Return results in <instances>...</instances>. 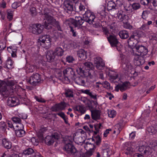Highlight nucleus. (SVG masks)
Masks as SVG:
<instances>
[{"label":"nucleus","mask_w":157,"mask_h":157,"mask_svg":"<svg viewBox=\"0 0 157 157\" xmlns=\"http://www.w3.org/2000/svg\"><path fill=\"white\" fill-rule=\"evenodd\" d=\"M108 41L112 47L116 46L120 43L116 36L114 34H110L109 36H106Z\"/></svg>","instance_id":"nucleus-10"},{"label":"nucleus","mask_w":157,"mask_h":157,"mask_svg":"<svg viewBox=\"0 0 157 157\" xmlns=\"http://www.w3.org/2000/svg\"><path fill=\"white\" fill-rule=\"evenodd\" d=\"M65 80L70 82V80H73L76 77L75 72L73 69L71 68H67L63 71Z\"/></svg>","instance_id":"nucleus-6"},{"label":"nucleus","mask_w":157,"mask_h":157,"mask_svg":"<svg viewBox=\"0 0 157 157\" xmlns=\"http://www.w3.org/2000/svg\"><path fill=\"white\" fill-rule=\"evenodd\" d=\"M96 143V145H98L100 144L101 142V139L99 135H97L95 137Z\"/></svg>","instance_id":"nucleus-56"},{"label":"nucleus","mask_w":157,"mask_h":157,"mask_svg":"<svg viewBox=\"0 0 157 157\" xmlns=\"http://www.w3.org/2000/svg\"><path fill=\"white\" fill-rule=\"evenodd\" d=\"M39 40L41 42V45L45 48L48 49L50 47L51 39L49 35H41L39 37Z\"/></svg>","instance_id":"nucleus-5"},{"label":"nucleus","mask_w":157,"mask_h":157,"mask_svg":"<svg viewBox=\"0 0 157 157\" xmlns=\"http://www.w3.org/2000/svg\"><path fill=\"white\" fill-rule=\"evenodd\" d=\"M66 61L69 63H72L75 61L74 58L72 56H67L66 58Z\"/></svg>","instance_id":"nucleus-50"},{"label":"nucleus","mask_w":157,"mask_h":157,"mask_svg":"<svg viewBox=\"0 0 157 157\" xmlns=\"http://www.w3.org/2000/svg\"><path fill=\"white\" fill-rule=\"evenodd\" d=\"M148 12L147 11H144L142 15V18L144 19H146L148 17Z\"/></svg>","instance_id":"nucleus-57"},{"label":"nucleus","mask_w":157,"mask_h":157,"mask_svg":"<svg viewBox=\"0 0 157 157\" xmlns=\"http://www.w3.org/2000/svg\"><path fill=\"white\" fill-rule=\"evenodd\" d=\"M21 5V4L20 2H14L12 4V6L13 8L16 9L20 6Z\"/></svg>","instance_id":"nucleus-59"},{"label":"nucleus","mask_w":157,"mask_h":157,"mask_svg":"<svg viewBox=\"0 0 157 157\" xmlns=\"http://www.w3.org/2000/svg\"><path fill=\"white\" fill-rule=\"evenodd\" d=\"M78 55L81 59H85L86 58V52L83 49H80L78 52Z\"/></svg>","instance_id":"nucleus-32"},{"label":"nucleus","mask_w":157,"mask_h":157,"mask_svg":"<svg viewBox=\"0 0 157 157\" xmlns=\"http://www.w3.org/2000/svg\"><path fill=\"white\" fill-rule=\"evenodd\" d=\"M96 81L95 77L90 73L89 72L88 75L86 78V82L89 85H90Z\"/></svg>","instance_id":"nucleus-22"},{"label":"nucleus","mask_w":157,"mask_h":157,"mask_svg":"<svg viewBox=\"0 0 157 157\" xmlns=\"http://www.w3.org/2000/svg\"><path fill=\"white\" fill-rule=\"evenodd\" d=\"M31 141L32 143L34 145H37L38 143V140L36 139L34 137L32 138Z\"/></svg>","instance_id":"nucleus-64"},{"label":"nucleus","mask_w":157,"mask_h":157,"mask_svg":"<svg viewBox=\"0 0 157 157\" xmlns=\"http://www.w3.org/2000/svg\"><path fill=\"white\" fill-rule=\"evenodd\" d=\"M117 25L115 22H113L110 25H109V27L111 29L113 30L116 27Z\"/></svg>","instance_id":"nucleus-58"},{"label":"nucleus","mask_w":157,"mask_h":157,"mask_svg":"<svg viewBox=\"0 0 157 157\" xmlns=\"http://www.w3.org/2000/svg\"><path fill=\"white\" fill-rule=\"evenodd\" d=\"M29 11L30 13L32 16L34 17L37 15V11L35 7L30 6Z\"/></svg>","instance_id":"nucleus-41"},{"label":"nucleus","mask_w":157,"mask_h":157,"mask_svg":"<svg viewBox=\"0 0 157 157\" xmlns=\"http://www.w3.org/2000/svg\"><path fill=\"white\" fill-rule=\"evenodd\" d=\"M18 100L15 97H9L7 100V105L11 107L15 106L17 105Z\"/></svg>","instance_id":"nucleus-16"},{"label":"nucleus","mask_w":157,"mask_h":157,"mask_svg":"<svg viewBox=\"0 0 157 157\" xmlns=\"http://www.w3.org/2000/svg\"><path fill=\"white\" fill-rule=\"evenodd\" d=\"M109 150L108 148L102 149L101 153L103 157H108L109 155Z\"/></svg>","instance_id":"nucleus-43"},{"label":"nucleus","mask_w":157,"mask_h":157,"mask_svg":"<svg viewBox=\"0 0 157 157\" xmlns=\"http://www.w3.org/2000/svg\"><path fill=\"white\" fill-rule=\"evenodd\" d=\"M85 78L82 76H78L75 77L73 80L75 81L76 84L85 86Z\"/></svg>","instance_id":"nucleus-18"},{"label":"nucleus","mask_w":157,"mask_h":157,"mask_svg":"<svg viewBox=\"0 0 157 157\" xmlns=\"http://www.w3.org/2000/svg\"><path fill=\"white\" fill-rule=\"evenodd\" d=\"M64 51L60 47L56 48L53 52L55 56H62L63 54Z\"/></svg>","instance_id":"nucleus-29"},{"label":"nucleus","mask_w":157,"mask_h":157,"mask_svg":"<svg viewBox=\"0 0 157 157\" xmlns=\"http://www.w3.org/2000/svg\"><path fill=\"white\" fill-rule=\"evenodd\" d=\"M150 147L147 145H143L139 146L138 151L142 154L146 155H150L151 153Z\"/></svg>","instance_id":"nucleus-11"},{"label":"nucleus","mask_w":157,"mask_h":157,"mask_svg":"<svg viewBox=\"0 0 157 157\" xmlns=\"http://www.w3.org/2000/svg\"><path fill=\"white\" fill-rule=\"evenodd\" d=\"M66 104L64 102H61L59 103L54 105L51 108V110L53 112H57L64 109L66 107Z\"/></svg>","instance_id":"nucleus-13"},{"label":"nucleus","mask_w":157,"mask_h":157,"mask_svg":"<svg viewBox=\"0 0 157 157\" xmlns=\"http://www.w3.org/2000/svg\"><path fill=\"white\" fill-rule=\"evenodd\" d=\"M84 67H83L82 68L81 67L79 68L77 70V72L79 73V74H84L85 72L84 69Z\"/></svg>","instance_id":"nucleus-60"},{"label":"nucleus","mask_w":157,"mask_h":157,"mask_svg":"<svg viewBox=\"0 0 157 157\" xmlns=\"http://www.w3.org/2000/svg\"><path fill=\"white\" fill-rule=\"evenodd\" d=\"M45 21L43 22V24L44 25V28L46 29H49L52 28V25L55 27L58 30L62 31L59 22L56 21L53 17L51 16L45 19Z\"/></svg>","instance_id":"nucleus-3"},{"label":"nucleus","mask_w":157,"mask_h":157,"mask_svg":"<svg viewBox=\"0 0 157 157\" xmlns=\"http://www.w3.org/2000/svg\"><path fill=\"white\" fill-rule=\"evenodd\" d=\"M7 18L9 21H10L13 18V12L10 10H7Z\"/></svg>","instance_id":"nucleus-44"},{"label":"nucleus","mask_w":157,"mask_h":157,"mask_svg":"<svg viewBox=\"0 0 157 157\" xmlns=\"http://www.w3.org/2000/svg\"><path fill=\"white\" fill-rule=\"evenodd\" d=\"M63 150L68 154H71L72 152H75L76 148L74 146L71 144V141L65 144Z\"/></svg>","instance_id":"nucleus-15"},{"label":"nucleus","mask_w":157,"mask_h":157,"mask_svg":"<svg viewBox=\"0 0 157 157\" xmlns=\"http://www.w3.org/2000/svg\"><path fill=\"white\" fill-rule=\"evenodd\" d=\"M81 92L85 94L89 95L91 98L94 99H97V95L96 94H93L92 93L90 92V90H81Z\"/></svg>","instance_id":"nucleus-26"},{"label":"nucleus","mask_w":157,"mask_h":157,"mask_svg":"<svg viewBox=\"0 0 157 157\" xmlns=\"http://www.w3.org/2000/svg\"><path fill=\"white\" fill-rule=\"evenodd\" d=\"M23 128L21 127L20 129H17L15 130V133L17 136L18 137H21L24 136L25 134V131L23 130Z\"/></svg>","instance_id":"nucleus-30"},{"label":"nucleus","mask_w":157,"mask_h":157,"mask_svg":"<svg viewBox=\"0 0 157 157\" xmlns=\"http://www.w3.org/2000/svg\"><path fill=\"white\" fill-rule=\"evenodd\" d=\"M12 120L13 122L16 123H18L19 125L23 128V125L21 123V121L20 118L17 117H13L12 118Z\"/></svg>","instance_id":"nucleus-42"},{"label":"nucleus","mask_w":157,"mask_h":157,"mask_svg":"<svg viewBox=\"0 0 157 157\" xmlns=\"http://www.w3.org/2000/svg\"><path fill=\"white\" fill-rule=\"evenodd\" d=\"M65 94L66 97H73V92L71 89H65Z\"/></svg>","instance_id":"nucleus-40"},{"label":"nucleus","mask_w":157,"mask_h":157,"mask_svg":"<svg viewBox=\"0 0 157 157\" xmlns=\"http://www.w3.org/2000/svg\"><path fill=\"white\" fill-rule=\"evenodd\" d=\"M116 114V112L114 110H111L110 111H109L108 112V116L111 118H113L115 117Z\"/></svg>","instance_id":"nucleus-49"},{"label":"nucleus","mask_w":157,"mask_h":157,"mask_svg":"<svg viewBox=\"0 0 157 157\" xmlns=\"http://www.w3.org/2000/svg\"><path fill=\"white\" fill-rule=\"evenodd\" d=\"M139 37V35L137 32L133 33L128 40V43L132 45L133 41H135L137 43V39ZM132 45L134 46L133 49L136 52L134 58V62L138 66L143 64L145 61L144 56L147 54L148 52L147 48L142 45L138 44L137 43L135 44L134 42L133 45Z\"/></svg>","instance_id":"nucleus-1"},{"label":"nucleus","mask_w":157,"mask_h":157,"mask_svg":"<svg viewBox=\"0 0 157 157\" xmlns=\"http://www.w3.org/2000/svg\"><path fill=\"white\" fill-rule=\"evenodd\" d=\"M27 82L33 86L38 85L41 82V75L38 73L33 74L29 79L27 80Z\"/></svg>","instance_id":"nucleus-7"},{"label":"nucleus","mask_w":157,"mask_h":157,"mask_svg":"<svg viewBox=\"0 0 157 157\" xmlns=\"http://www.w3.org/2000/svg\"><path fill=\"white\" fill-rule=\"evenodd\" d=\"M83 18L86 22L90 24H92L94 22L95 16L93 12L90 10H87L83 14Z\"/></svg>","instance_id":"nucleus-8"},{"label":"nucleus","mask_w":157,"mask_h":157,"mask_svg":"<svg viewBox=\"0 0 157 157\" xmlns=\"http://www.w3.org/2000/svg\"><path fill=\"white\" fill-rule=\"evenodd\" d=\"M118 35L122 39H126L129 37L128 32L126 30H121L118 33Z\"/></svg>","instance_id":"nucleus-25"},{"label":"nucleus","mask_w":157,"mask_h":157,"mask_svg":"<svg viewBox=\"0 0 157 157\" xmlns=\"http://www.w3.org/2000/svg\"><path fill=\"white\" fill-rule=\"evenodd\" d=\"M6 47V43L5 40H1L0 42V51L4 50Z\"/></svg>","instance_id":"nucleus-45"},{"label":"nucleus","mask_w":157,"mask_h":157,"mask_svg":"<svg viewBox=\"0 0 157 157\" xmlns=\"http://www.w3.org/2000/svg\"><path fill=\"white\" fill-rule=\"evenodd\" d=\"M107 8L109 10H111L113 9H117L115 3L112 1L109 2L108 3Z\"/></svg>","instance_id":"nucleus-35"},{"label":"nucleus","mask_w":157,"mask_h":157,"mask_svg":"<svg viewBox=\"0 0 157 157\" xmlns=\"http://www.w3.org/2000/svg\"><path fill=\"white\" fill-rule=\"evenodd\" d=\"M123 27L125 29L130 30L132 29L133 28V26L127 21L123 23Z\"/></svg>","instance_id":"nucleus-46"},{"label":"nucleus","mask_w":157,"mask_h":157,"mask_svg":"<svg viewBox=\"0 0 157 157\" xmlns=\"http://www.w3.org/2000/svg\"><path fill=\"white\" fill-rule=\"evenodd\" d=\"M115 3L117 9L118 6H121L123 5V1L122 0H117Z\"/></svg>","instance_id":"nucleus-54"},{"label":"nucleus","mask_w":157,"mask_h":157,"mask_svg":"<svg viewBox=\"0 0 157 157\" xmlns=\"http://www.w3.org/2000/svg\"><path fill=\"white\" fill-rule=\"evenodd\" d=\"M94 64L98 69L101 70L105 66V63L102 58L100 57H96L94 58Z\"/></svg>","instance_id":"nucleus-14"},{"label":"nucleus","mask_w":157,"mask_h":157,"mask_svg":"<svg viewBox=\"0 0 157 157\" xmlns=\"http://www.w3.org/2000/svg\"><path fill=\"white\" fill-rule=\"evenodd\" d=\"M102 85L103 86L108 90H112L113 88L110 86V84L107 81H105L102 82Z\"/></svg>","instance_id":"nucleus-39"},{"label":"nucleus","mask_w":157,"mask_h":157,"mask_svg":"<svg viewBox=\"0 0 157 157\" xmlns=\"http://www.w3.org/2000/svg\"><path fill=\"white\" fill-rule=\"evenodd\" d=\"M46 57L48 62H53L55 58V56L54 53L53 51L52 50L48 51L46 52Z\"/></svg>","instance_id":"nucleus-17"},{"label":"nucleus","mask_w":157,"mask_h":157,"mask_svg":"<svg viewBox=\"0 0 157 157\" xmlns=\"http://www.w3.org/2000/svg\"><path fill=\"white\" fill-rule=\"evenodd\" d=\"M64 8L67 10L72 11L74 10L72 3L69 0L65 1L63 3Z\"/></svg>","instance_id":"nucleus-19"},{"label":"nucleus","mask_w":157,"mask_h":157,"mask_svg":"<svg viewBox=\"0 0 157 157\" xmlns=\"http://www.w3.org/2000/svg\"><path fill=\"white\" fill-rule=\"evenodd\" d=\"M73 155L74 157H81V154L79 151H77L76 149L75 152H72L71 154Z\"/></svg>","instance_id":"nucleus-52"},{"label":"nucleus","mask_w":157,"mask_h":157,"mask_svg":"<svg viewBox=\"0 0 157 157\" xmlns=\"http://www.w3.org/2000/svg\"><path fill=\"white\" fill-rule=\"evenodd\" d=\"M69 45L70 48H75L77 47V45L76 43L73 41H71L69 43Z\"/></svg>","instance_id":"nucleus-55"},{"label":"nucleus","mask_w":157,"mask_h":157,"mask_svg":"<svg viewBox=\"0 0 157 157\" xmlns=\"http://www.w3.org/2000/svg\"><path fill=\"white\" fill-rule=\"evenodd\" d=\"M124 150L125 154L128 155L132 152L133 151V149L130 147H126V148H125Z\"/></svg>","instance_id":"nucleus-47"},{"label":"nucleus","mask_w":157,"mask_h":157,"mask_svg":"<svg viewBox=\"0 0 157 157\" xmlns=\"http://www.w3.org/2000/svg\"><path fill=\"white\" fill-rule=\"evenodd\" d=\"M2 144L5 148L7 149L10 148L12 146L11 143L6 138L3 139Z\"/></svg>","instance_id":"nucleus-27"},{"label":"nucleus","mask_w":157,"mask_h":157,"mask_svg":"<svg viewBox=\"0 0 157 157\" xmlns=\"http://www.w3.org/2000/svg\"><path fill=\"white\" fill-rule=\"evenodd\" d=\"M132 8L134 10H137L140 7V5L139 3H134L132 4Z\"/></svg>","instance_id":"nucleus-48"},{"label":"nucleus","mask_w":157,"mask_h":157,"mask_svg":"<svg viewBox=\"0 0 157 157\" xmlns=\"http://www.w3.org/2000/svg\"><path fill=\"white\" fill-rule=\"evenodd\" d=\"M117 17L121 22L124 23L127 21L128 17L124 14L119 13L117 14Z\"/></svg>","instance_id":"nucleus-24"},{"label":"nucleus","mask_w":157,"mask_h":157,"mask_svg":"<svg viewBox=\"0 0 157 157\" xmlns=\"http://www.w3.org/2000/svg\"><path fill=\"white\" fill-rule=\"evenodd\" d=\"M42 24V25L38 23L32 25L30 28L32 33L36 35L42 33L44 28L43 23Z\"/></svg>","instance_id":"nucleus-9"},{"label":"nucleus","mask_w":157,"mask_h":157,"mask_svg":"<svg viewBox=\"0 0 157 157\" xmlns=\"http://www.w3.org/2000/svg\"><path fill=\"white\" fill-rule=\"evenodd\" d=\"M83 66L84 67V69L87 70H92L94 68V66L92 63L89 62H86L82 64Z\"/></svg>","instance_id":"nucleus-34"},{"label":"nucleus","mask_w":157,"mask_h":157,"mask_svg":"<svg viewBox=\"0 0 157 157\" xmlns=\"http://www.w3.org/2000/svg\"><path fill=\"white\" fill-rule=\"evenodd\" d=\"M108 75L109 77V79L112 81L116 79L118 77L117 73L112 70L109 71Z\"/></svg>","instance_id":"nucleus-28"},{"label":"nucleus","mask_w":157,"mask_h":157,"mask_svg":"<svg viewBox=\"0 0 157 157\" xmlns=\"http://www.w3.org/2000/svg\"><path fill=\"white\" fill-rule=\"evenodd\" d=\"M91 117L93 119L97 120L100 118V111L98 110L95 109L94 110H91Z\"/></svg>","instance_id":"nucleus-20"},{"label":"nucleus","mask_w":157,"mask_h":157,"mask_svg":"<svg viewBox=\"0 0 157 157\" xmlns=\"http://www.w3.org/2000/svg\"><path fill=\"white\" fill-rule=\"evenodd\" d=\"M92 155L91 151H88L82 154V157H90Z\"/></svg>","instance_id":"nucleus-61"},{"label":"nucleus","mask_w":157,"mask_h":157,"mask_svg":"<svg viewBox=\"0 0 157 157\" xmlns=\"http://www.w3.org/2000/svg\"><path fill=\"white\" fill-rule=\"evenodd\" d=\"M13 61L10 59V58H9L6 60V64L4 67L5 68L7 67L9 69H11L13 67Z\"/></svg>","instance_id":"nucleus-37"},{"label":"nucleus","mask_w":157,"mask_h":157,"mask_svg":"<svg viewBox=\"0 0 157 157\" xmlns=\"http://www.w3.org/2000/svg\"><path fill=\"white\" fill-rule=\"evenodd\" d=\"M147 131L150 133L156 134V131L155 129V127L154 128L153 127H150L148 128H147Z\"/></svg>","instance_id":"nucleus-51"},{"label":"nucleus","mask_w":157,"mask_h":157,"mask_svg":"<svg viewBox=\"0 0 157 157\" xmlns=\"http://www.w3.org/2000/svg\"><path fill=\"white\" fill-rule=\"evenodd\" d=\"M129 83V82H126L122 84H119L120 90L121 92H123L128 87V84Z\"/></svg>","instance_id":"nucleus-36"},{"label":"nucleus","mask_w":157,"mask_h":157,"mask_svg":"<svg viewBox=\"0 0 157 157\" xmlns=\"http://www.w3.org/2000/svg\"><path fill=\"white\" fill-rule=\"evenodd\" d=\"M102 30L104 33L107 36H109V35L110 34L109 33L108 29L106 27H103L102 28Z\"/></svg>","instance_id":"nucleus-53"},{"label":"nucleus","mask_w":157,"mask_h":157,"mask_svg":"<svg viewBox=\"0 0 157 157\" xmlns=\"http://www.w3.org/2000/svg\"><path fill=\"white\" fill-rule=\"evenodd\" d=\"M101 123L97 124L94 125V127L96 131H99V129L101 127Z\"/></svg>","instance_id":"nucleus-63"},{"label":"nucleus","mask_w":157,"mask_h":157,"mask_svg":"<svg viewBox=\"0 0 157 157\" xmlns=\"http://www.w3.org/2000/svg\"><path fill=\"white\" fill-rule=\"evenodd\" d=\"M140 2L144 6L147 5L149 2V0H140Z\"/></svg>","instance_id":"nucleus-62"},{"label":"nucleus","mask_w":157,"mask_h":157,"mask_svg":"<svg viewBox=\"0 0 157 157\" xmlns=\"http://www.w3.org/2000/svg\"><path fill=\"white\" fill-rule=\"evenodd\" d=\"M85 20L83 17L80 16H76L75 19H73L71 21V24L74 26L72 27L70 26V31L72 33V35L74 36H76V30L82 28V25L85 21Z\"/></svg>","instance_id":"nucleus-2"},{"label":"nucleus","mask_w":157,"mask_h":157,"mask_svg":"<svg viewBox=\"0 0 157 157\" xmlns=\"http://www.w3.org/2000/svg\"><path fill=\"white\" fill-rule=\"evenodd\" d=\"M15 84L13 80H6V81L0 80V93L5 97L9 96L10 93L7 89V86H12Z\"/></svg>","instance_id":"nucleus-4"},{"label":"nucleus","mask_w":157,"mask_h":157,"mask_svg":"<svg viewBox=\"0 0 157 157\" xmlns=\"http://www.w3.org/2000/svg\"><path fill=\"white\" fill-rule=\"evenodd\" d=\"M47 130V128L46 127H41L39 130L36 131L37 135L40 139H43V133L46 132Z\"/></svg>","instance_id":"nucleus-21"},{"label":"nucleus","mask_w":157,"mask_h":157,"mask_svg":"<svg viewBox=\"0 0 157 157\" xmlns=\"http://www.w3.org/2000/svg\"><path fill=\"white\" fill-rule=\"evenodd\" d=\"M51 10L47 8H45L43 12H41L42 15L44 17V20L51 16Z\"/></svg>","instance_id":"nucleus-23"},{"label":"nucleus","mask_w":157,"mask_h":157,"mask_svg":"<svg viewBox=\"0 0 157 157\" xmlns=\"http://www.w3.org/2000/svg\"><path fill=\"white\" fill-rule=\"evenodd\" d=\"M124 7L125 10L128 13H130L132 12V5L129 3H124Z\"/></svg>","instance_id":"nucleus-38"},{"label":"nucleus","mask_w":157,"mask_h":157,"mask_svg":"<svg viewBox=\"0 0 157 157\" xmlns=\"http://www.w3.org/2000/svg\"><path fill=\"white\" fill-rule=\"evenodd\" d=\"M58 139V136L56 134L50 136H47L44 139V142L47 144L50 145L52 144L55 140Z\"/></svg>","instance_id":"nucleus-12"},{"label":"nucleus","mask_w":157,"mask_h":157,"mask_svg":"<svg viewBox=\"0 0 157 157\" xmlns=\"http://www.w3.org/2000/svg\"><path fill=\"white\" fill-rule=\"evenodd\" d=\"M73 109L75 111H76L80 112L81 114H84L86 110L84 107L82 105H78L73 108Z\"/></svg>","instance_id":"nucleus-31"},{"label":"nucleus","mask_w":157,"mask_h":157,"mask_svg":"<svg viewBox=\"0 0 157 157\" xmlns=\"http://www.w3.org/2000/svg\"><path fill=\"white\" fill-rule=\"evenodd\" d=\"M35 152V150L31 148H28L23 151L22 154L25 155H29L33 154Z\"/></svg>","instance_id":"nucleus-33"}]
</instances>
